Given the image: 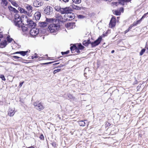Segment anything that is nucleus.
Here are the masks:
<instances>
[{
    "label": "nucleus",
    "instance_id": "1",
    "mask_svg": "<svg viewBox=\"0 0 148 148\" xmlns=\"http://www.w3.org/2000/svg\"><path fill=\"white\" fill-rule=\"evenodd\" d=\"M15 20L14 21V23L15 25L18 27H21L23 31H26L27 28L25 27H23L22 23V19L21 16L17 14H16L14 16Z\"/></svg>",
    "mask_w": 148,
    "mask_h": 148
},
{
    "label": "nucleus",
    "instance_id": "2",
    "mask_svg": "<svg viewBox=\"0 0 148 148\" xmlns=\"http://www.w3.org/2000/svg\"><path fill=\"white\" fill-rule=\"evenodd\" d=\"M21 17L23 18V24H25V25L28 26L29 27H32L35 26V24L33 21L31 19L28 18L27 16L23 15Z\"/></svg>",
    "mask_w": 148,
    "mask_h": 148
},
{
    "label": "nucleus",
    "instance_id": "3",
    "mask_svg": "<svg viewBox=\"0 0 148 148\" xmlns=\"http://www.w3.org/2000/svg\"><path fill=\"white\" fill-rule=\"evenodd\" d=\"M48 28L51 32L53 33L59 29L60 25L58 24H51L49 26Z\"/></svg>",
    "mask_w": 148,
    "mask_h": 148
},
{
    "label": "nucleus",
    "instance_id": "4",
    "mask_svg": "<svg viewBox=\"0 0 148 148\" xmlns=\"http://www.w3.org/2000/svg\"><path fill=\"white\" fill-rule=\"evenodd\" d=\"M33 105L36 108L38 111H41L43 110L44 107L43 106L42 104L39 101H36L34 102Z\"/></svg>",
    "mask_w": 148,
    "mask_h": 148
},
{
    "label": "nucleus",
    "instance_id": "5",
    "mask_svg": "<svg viewBox=\"0 0 148 148\" xmlns=\"http://www.w3.org/2000/svg\"><path fill=\"white\" fill-rule=\"evenodd\" d=\"M39 31L38 29L35 27L32 28L30 31V35L32 37L36 36L39 33Z\"/></svg>",
    "mask_w": 148,
    "mask_h": 148
},
{
    "label": "nucleus",
    "instance_id": "6",
    "mask_svg": "<svg viewBox=\"0 0 148 148\" xmlns=\"http://www.w3.org/2000/svg\"><path fill=\"white\" fill-rule=\"evenodd\" d=\"M53 8L51 7L47 6L44 10V13L47 15H50L53 13Z\"/></svg>",
    "mask_w": 148,
    "mask_h": 148
},
{
    "label": "nucleus",
    "instance_id": "7",
    "mask_svg": "<svg viewBox=\"0 0 148 148\" xmlns=\"http://www.w3.org/2000/svg\"><path fill=\"white\" fill-rule=\"evenodd\" d=\"M18 10L21 13L25 14L29 17H30L32 16V14H31L30 13L28 12L27 11L25 10V9L19 6L18 7Z\"/></svg>",
    "mask_w": 148,
    "mask_h": 148
},
{
    "label": "nucleus",
    "instance_id": "8",
    "mask_svg": "<svg viewBox=\"0 0 148 148\" xmlns=\"http://www.w3.org/2000/svg\"><path fill=\"white\" fill-rule=\"evenodd\" d=\"M71 9L70 7H66L64 8H62L61 14H69L71 13Z\"/></svg>",
    "mask_w": 148,
    "mask_h": 148
},
{
    "label": "nucleus",
    "instance_id": "9",
    "mask_svg": "<svg viewBox=\"0 0 148 148\" xmlns=\"http://www.w3.org/2000/svg\"><path fill=\"white\" fill-rule=\"evenodd\" d=\"M101 39L102 38L100 36L94 42H91V46L92 47H94L98 45L100 43Z\"/></svg>",
    "mask_w": 148,
    "mask_h": 148
},
{
    "label": "nucleus",
    "instance_id": "10",
    "mask_svg": "<svg viewBox=\"0 0 148 148\" xmlns=\"http://www.w3.org/2000/svg\"><path fill=\"white\" fill-rule=\"evenodd\" d=\"M43 3L40 0H35L33 3V5L36 7H38L43 5Z\"/></svg>",
    "mask_w": 148,
    "mask_h": 148
},
{
    "label": "nucleus",
    "instance_id": "11",
    "mask_svg": "<svg viewBox=\"0 0 148 148\" xmlns=\"http://www.w3.org/2000/svg\"><path fill=\"white\" fill-rule=\"evenodd\" d=\"M65 16L66 17V20L68 21L71 20L74 18V14L71 12L69 14H65Z\"/></svg>",
    "mask_w": 148,
    "mask_h": 148
},
{
    "label": "nucleus",
    "instance_id": "12",
    "mask_svg": "<svg viewBox=\"0 0 148 148\" xmlns=\"http://www.w3.org/2000/svg\"><path fill=\"white\" fill-rule=\"evenodd\" d=\"M116 24V19L114 17H112L110 20L109 24L110 27L112 28L114 27Z\"/></svg>",
    "mask_w": 148,
    "mask_h": 148
},
{
    "label": "nucleus",
    "instance_id": "13",
    "mask_svg": "<svg viewBox=\"0 0 148 148\" xmlns=\"http://www.w3.org/2000/svg\"><path fill=\"white\" fill-rule=\"evenodd\" d=\"M25 7L27 10L28 12L30 13L31 14L33 11V8L32 6L29 4H26L25 5Z\"/></svg>",
    "mask_w": 148,
    "mask_h": 148
},
{
    "label": "nucleus",
    "instance_id": "14",
    "mask_svg": "<svg viewBox=\"0 0 148 148\" xmlns=\"http://www.w3.org/2000/svg\"><path fill=\"white\" fill-rule=\"evenodd\" d=\"M34 16L36 20H38L40 19L41 16V14L40 12H36L34 14Z\"/></svg>",
    "mask_w": 148,
    "mask_h": 148
},
{
    "label": "nucleus",
    "instance_id": "15",
    "mask_svg": "<svg viewBox=\"0 0 148 148\" xmlns=\"http://www.w3.org/2000/svg\"><path fill=\"white\" fill-rule=\"evenodd\" d=\"M66 27L68 29H72L75 26V23H69L66 25Z\"/></svg>",
    "mask_w": 148,
    "mask_h": 148
},
{
    "label": "nucleus",
    "instance_id": "16",
    "mask_svg": "<svg viewBox=\"0 0 148 148\" xmlns=\"http://www.w3.org/2000/svg\"><path fill=\"white\" fill-rule=\"evenodd\" d=\"M7 44V41L5 40L2 41L0 43V47L1 48H3L5 47Z\"/></svg>",
    "mask_w": 148,
    "mask_h": 148
},
{
    "label": "nucleus",
    "instance_id": "17",
    "mask_svg": "<svg viewBox=\"0 0 148 148\" xmlns=\"http://www.w3.org/2000/svg\"><path fill=\"white\" fill-rule=\"evenodd\" d=\"M14 6L16 7H18L19 5L16 2V1L14 0H8Z\"/></svg>",
    "mask_w": 148,
    "mask_h": 148
},
{
    "label": "nucleus",
    "instance_id": "18",
    "mask_svg": "<svg viewBox=\"0 0 148 148\" xmlns=\"http://www.w3.org/2000/svg\"><path fill=\"white\" fill-rule=\"evenodd\" d=\"M15 113L14 110H12L10 109L9 110L8 114L10 116H14Z\"/></svg>",
    "mask_w": 148,
    "mask_h": 148
},
{
    "label": "nucleus",
    "instance_id": "19",
    "mask_svg": "<svg viewBox=\"0 0 148 148\" xmlns=\"http://www.w3.org/2000/svg\"><path fill=\"white\" fill-rule=\"evenodd\" d=\"M1 4L3 7L5 8H6L8 5V2L5 0H2Z\"/></svg>",
    "mask_w": 148,
    "mask_h": 148
},
{
    "label": "nucleus",
    "instance_id": "20",
    "mask_svg": "<svg viewBox=\"0 0 148 148\" xmlns=\"http://www.w3.org/2000/svg\"><path fill=\"white\" fill-rule=\"evenodd\" d=\"M8 8L10 11L14 12V13H16L18 12V11L15 8L12 7L10 6L8 7Z\"/></svg>",
    "mask_w": 148,
    "mask_h": 148
},
{
    "label": "nucleus",
    "instance_id": "21",
    "mask_svg": "<svg viewBox=\"0 0 148 148\" xmlns=\"http://www.w3.org/2000/svg\"><path fill=\"white\" fill-rule=\"evenodd\" d=\"M91 43V41L90 39H88L87 40H84L83 42V44L86 46H87L88 45Z\"/></svg>",
    "mask_w": 148,
    "mask_h": 148
},
{
    "label": "nucleus",
    "instance_id": "22",
    "mask_svg": "<svg viewBox=\"0 0 148 148\" xmlns=\"http://www.w3.org/2000/svg\"><path fill=\"white\" fill-rule=\"evenodd\" d=\"M48 25L47 23L46 22H42L39 23V25L41 27H45Z\"/></svg>",
    "mask_w": 148,
    "mask_h": 148
},
{
    "label": "nucleus",
    "instance_id": "23",
    "mask_svg": "<svg viewBox=\"0 0 148 148\" xmlns=\"http://www.w3.org/2000/svg\"><path fill=\"white\" fill-rule=\"evenodd\" d=\"M57 18V19L59 20L60 21H62V18L61 15L59 14H57L55 16Z\"/></svg>",
    "mask_w": 148,
    "mask_h": 148
},
{
    "label": "nucleus",
    "instance_id": "24",
    "mask_svg": "<svg viewBox=\"0 0 148 148\" xmlns=\"http://www.w3.org/2000/svg\"><path fill=\"white\" fill-rule=\"evenodd\" d=\"M86 120H85L84 121H79V124L80 125V126H84L85 124V121H86Z\"/></svg>",
    "mask_w": 148,
    "mask_h": 148
},
{
    "label": "nucleus",
    "instance_id": "25",
    "mask_svg": "<svg viewBox=\"0 0 148 148\" xmlns=\"http://www.w3.org/2000/svg\"><path fill=\"white\" fill-rule=\"evenodd\" d=\"M62 8H61L60 7L58 6H56L55 8V9L56 11L60 12L61 13L62 12Z\"/></svg>",
    "mask_w": 148,
    "mask_h": 148
},
{
    "label": "nucleus",
    "instance_id": "26",
    "mask_svg": "<svg viewBox=\"0 0 148 148\" xmlns=\"http://www.w3.org/2000/svg\"><path fill=\"white\" fill-rule=\"evenodd\" d=\"M119 1V3L122 5H124V3L126 2L129 1L128 0H118Z\"/></svg>",
    "mask_w": 148,
    "mask_h": 148
},
{
    "label": "nucleus",
    "instance_id": "27",
    "mask_svg": "<svg viewBox=\"0 0 148 148\" xmlns=\"http://www.w3.org/2000/svg\"><path fill=\"white\" fill-rule=\"evenodd\" d=\"M30 52V51H21L20 54L23 56H24L27 54V53L28 52Z\"/></svg>",
    "mask_w": 148,
    "mask_h": 148
},
{
    "label": "nucleus",
    "instance_id": "28",
    "mask_svg": "<svg viewBox=\"0 0 148 148\" xmlns=\"http://www.w3.org/2000/svg\"><path fill=\"white\" fill-rule=\"evenodd\" d=\"M114 13L116 15H120L121 14V12L119 10H115Z\"/></svg>",
    "mask_w": 148,
    "mask_h": 148
},
{
    "label": "nucleus",
    "instance_id": "29",
    "mask_svg": "<svg viewBox=\"0 0 148 148\" xmlns=\"http://www.w3.org/2000/svg\"><path fill=\"white\" fill-rule=\"evenodd\" d=\"M73 2L75 3L78 4L80 3L81 1V0H72Z\"/></svg>",
    "mask_w": 148,
    "mask_h": 148
},
{
    "label": "nucleus",
    "instance_id": "30",
    "mask_svg": "<svg viewBox=\"0 0 148 148\" xmlns=\"http://www.w3.org/2000/svg\"><path fill=\"white\" fill-rule=\"evenodd\" d=\"M70 49L72 53H73L74 52L73 51L76 49V46L73 45L70 47Z\"/></svg>",
    "mask_w": 148,
    "mask_h": 148
},
{
    "label": "nucleus",
    "instance_id": "31",
    "mask_svg": "<svg viewBox=\"0 0 148 148\" xmlns=\"http://www.w3.org/2000/svg\"><path fill=\"white\" fill-rule=\"evenodd\" d=\"M7 39L8 42H11L12 40V38H10V36H8L7 37Z\"/></svg>",
    "mask_w": 148,
    "mask_h": 148
},
{
    "label": "nucleus",
    "instance_id": "32",
    "mask_svg": "<svg viewBox=\"0 0 148 148\" xmlns=\"http://www.w3.org/2000/svg\"><path fill=\"white\" fill-rule=\"evenodd\" d=\"M68 97L71 99H74V97L72 95L70 94H69L67 95Z\"/></svg>",
    "mask_w": 148,
    "mask_h": 148
},
{
    "label": "nucleus",
    "instance_id": "33",
    "mask_svg": "<svg viewBox=\"0 0 148 148\" xmlns=\"http://www.w3.org/2000/svg\"><path fill=\"white\" fill-rule=\"evenodd\" d=\"M12 58L14 59H18V58H20V59L18 61H21V58L20 57H18V56H12Z\"/></svg>",
    "mask_w": 148,
    "mask_h": 148
},
{
    "label": "nucleus",
    "instance_id": "34",
    "mask_svg": "<svg viewBox=\"0 0 148 148\" xmlns=\"http://www.w3.org/2000/svg\"><path fill=\"white\" fill-rule=\"evenodd\" d=\"M145 49H142L140 53V56L142 55L145 52Z\"/></svg>",
    "mask_w": 148,
    "mask_h": 148
},
{
    "label": "nucleus",
    "instance_id": "35",
    "mask_svg": "<svg viewBox=\"0 0 148 148\" xmlns=\"http://www.w3.org/2000/svg\"><path fill=\"white\" fill-rule=\"evenodd\" d=\"M37 55H38L36 54V53L34 55H33L32 56V59H34L35 58H38L39 56H38Z\"/></svg>",
    "mask_w": 148,
    "mask_h": 148
},
{
    "label": "nucleus",
    "instance_id": "36",
    "mask_svg": "<svg viewBox=\"0 0 148 148\" xmlns=\"http://www.w3.org/2000/svg\"><path fill=\"white\" fill-rule=\"evenodd\" d=\"M84 48V47L82 46L80 44H79L78 45V48L80 49H83Z\"/></svg>",
    "mask_w": 148,
    "mask_h": 148
},
{
    "label": "nucleus",
    "instance_id": "37",
    "mask_svg": "<svg viewBox=\"0 0 148 148\" xmlns=\"http://www.w3.org/2000/svg\"><path fill=\"white\" fill-rule=\"evenodd\" d=\"M0 77L2 79V80L4 81H5L6 80L4 75H0Z\"/></svg>",
    "mask_w": 148,
    "mask_h": 148
},
{
    "label": "nucleus",
    "instance_id": "38",
    "mask_svg": "<svg viewBox=\"0 0 148 148\" xmlns=\"http://www.w3.org/2000/svg\"><path fill=\"white\" fill-rule=\"evenodd\" d=\"M69 51H67L66 52H61V53H62V55H64L67 54L69 53Z\"/></svg>",
    "mask_w": 148,
    "mask_h": 148
},
{
    "label": "nucleus",
    "instance_id": "39",
    "mask_svg": "<svg viewBox=\"0 0 148 148\" xmlns=\"http://www.w3.org/2000/svg\"><path fill=\"white\" fill-rule=\"evenodd\" d=\"M147 14H148V12L147 13H145L144 14V15L142 16L140 20L141 21L142 20V19L144 18Z\"/></svg>",
    "mask_w": 148,
    "mask_h": 148
},
{
    "label": "nucleus",
    "instance_id": "40",
    "mask_svg": "<svg viewBox=\"0 0 148 148\" xmlns=\"http://www.w3.org/2000/svg\"><path fill=\"white\" fill-rule=\"evenodd\" d=\"M60 71H61L60 69H56V70H55L54 71L53 73L54 74H55L56 73H57Z\"/></svg>",
    "mask_w": 148,
    "mask_h": 148
},
{
    "label": "nucleus",
    "instance_id": "41",
    "mask_svg": "<svg viewBox=\"0 0 148 148\" xmlns=\"http://www.w3.org/2000/svg\"><path fill=\"white\" fill-rule=\"evenodd\" d=\"M73 8L74 9L78 10L79 9V7L77 6H76L75 5H74L73 6Z\"/></svg>",
    "mask_w": 148,
    "mask_h": 148
},
{
    "label": "nucleus",
    "instance_id": "42",
    "mask_svg": "<svg viewBox=\"0 0 148 148\" xmlns=\"http://www.w3.org/2000/svg\"><path fill=\"white\" fill-rule=\"evenodd\" d=\"M73 8L74 9L78 10L79 9V7L77 6H76L75 5H74L73 6Z\"/></svg>",
    "mask_w": 148,
    "mask_h": 148
},
{
    "label": "nucleus",
    "instance_id": "43",
    "mask_svg": "<svg viewBox=\"0 0 148 148\" xmlns=\"http://www.w3.org/2000/svg\"><path fill=\"white\" fill-rule=\"evenodd\" d=\"M119 3V2H113L112 3V5H115L116 6H117V5Z\"/></svg>",
    "mask_w": 148,
    "mask_h": 148
},
{
    "label": "nucleus",
    "instance_id": "44",
    "mask_svg": "<svg viewBox=\"0 0 148 148\" xmlns=\"http://www.w3.org/2000/svg\"><path fill=\"white\" fill-rule=\"evenodd\" d=\"M84 17L83 16V15H79L78 16V18H83Z\"/></svg>",
    "mask_w": 148,
    "mask_h": 148
},
{
    "label": "nucleus",
    "instance_id": "45",
    "mask_svg": "<svg viewBox=\"0 0 148 148\" xmlns=\"http://www.w3.org/2000/svg\"><path fill=\"white\" fill-rule=\"evenodd\" d=\"M119 11H120L121 12H121H123V8H121L119 10Z\"/></svg>",
    "mask_w": 148,
    "mask_h": 148
},
{
    "label": "nucleus",
    "instance_id": "46",
    "mask_svg": "<svg viewBox=\"0 0 148 148\" xmlns=\"http://www.w3.org/2000/svg\"><path fill=\"white\" fill-rule=\"evenodd\" d=\"M3 37V35L1 32L0 33V40H1V38Z\"/></svg>",
    "mask_w": 148,
    "mask_h": 148
},
{
    "label": "nucleus",
    "instance_id": "47",
    "mask_svg": "<svg viewBox=\"0 0 148 148\" xmlns=\"http://www.w3.org/2000/svg\"><path fill=\"white\" fill-rule=\"evenodd\" d=\"M23 83H24V82H21L20 83L19 85V86L20 87H21L22 86Z\"/></svg>",
    "mask_w": 148,
    "mask_h": 148
},
{
    "label": "nucleus",
    "instance_id": "48",
    "mask_svg": "<svg viewBox=\"0 0 148 148\" xmlns=\"http://www.w3.org/2000/svg\"><path fill=\"white\" fill-rule=\"evenodd\" d=\"M21 52V51L16 52L13 53L12 54H20Z\"/></svg>",
    "mask_w": 148,
    "mask_h": 148
},
{
    "label": "nucleus",
    "instance_id": "49",
    "mask_svg": "<svg viewBox=\"0 0 148 148\" xmlns=\"http://www.w3.org/2000/svg\"><path fill=\"white\" fill-rule=\"evenodd\" d=\"M51 21V19H48V18H47L46 19V21H47V22H50V21Z\"/></svg>",
    "mask_w": 148,
    "mask_h": 148
},
{
    "label": "nucleus",
    "instance_id": "50",
    "mask_svg": "<svg viewBox=\"0 0 148 148\" xmlns=\"http://www.w3.org/2000/svg\"><path fill=\"white\" fill-rule=\"evenodd\" d=\"M130 29L128 28V29H127L126 30L125 32H124V34H125L126 33H127L129 31Z\"/></svg>",
    "mask_w": 148,
    "mask_h": 148
},
{
    "label": "nucleus",
    "instance_id": "51",
    "mask_svg": "<svg viewBox=\"0 0 148 148\" xmlns=\"http://www.w3.org/2000/svg\"><path fill=\"white\" fill-rule=\"evenodd\" d=\"M133 26V25H131L128 28V29L130 30V29H131L132 27Z\"/></svg>",
    "mask_w": 148,
    "mask_h": 148
},
{
    "label": "nucleus",
    "instance_id": "52",
    "mask_svg": "<svg viewBox=\"0 0 148 148\" xmlns=\"http://www.w3.org/2000/svg\"><path fill=\"white\" fill-rule=\"evenodd\" d=\"M64 2H66L69 1V0H62Z\"/></svg>",
    "mask_w": 148,
    "mask_h": 148
},
{
    "label": "nucleus",
    "instance_id": "53",
    "mask_svg": "<svg viewBox=\"0 0 148 148\" xmlns=\"http://www.w3.org/2000/svg\"><path fill=\"white\" fill-rule=\"evenodd\" d=\"M42 64H43V65L48 64V62L43 63H42Z\"/></svg>",
    "mask_w": 148,
    "mask_h": 148
},
{
    "label": "nucleus",
    "instance_id": "54",
    "mask_svg": "<svg viewBox=\"0 0 148 148\" xmlns=\"http://www.w3.org/2000/svg\"><path fill=\"white\" fill-rule=\"evenodd\" d=\"M53 63V62H48V64H51Z\"/></svg>",
    "mask_w": 148,
    "mask_h": 148
},
{
    "label": "nucleus",
    "instance_id": "55",
    "mask_svg": "<svg viewBox=\"0 0 148 148\" xmlns=\"http://www.w3.org/2000/svg\"><path fill=\"white\" fill-rule=\"evenodd\" d=\"M59 63H56L54 64H53V65H56L57 64H58Z\"/></svg>",
    "mask_w": 148,
    "mask_h": 148
},
{
    "label": "nucleus",
    "instance_id": "56",
    "mask_svg": "<svg viewBox=\"0 0 148 148\" xmlns=\"http://www.w3.org/2000/svg\"><path fill=\"white\" fill-rule=\"evenodd\" d=\"M28 148H35L34 147H29Z\"/></svg>",
    "mask_w": 148,
    "mask_h": 148
},
{
    "label": "nucleus",
    "instance_id": "57",
    "mask_svg": "<svg viewBox=\"0 0 148 148\" xmlns=\"http://www.w3.org/2000/svg\"><path fill=\"white\" fill-rule=\"evenodd\" d=\"M114 50H112V51H111V53H114Z\"/></svg>",
    "mask_w": 148,
    "mask_h": 148
},
{
    "label": "nucleus",
    "instance_id": "58",
    "mask_svg": "<svg viewBox=\"0 0 148 148\" xmlns=\"http://www.w3.org/2000/svg\"><path fill=\"white\" fill-rule=\"evenodd\" d=\"M42 136V137H43V135H42V136Z\"/></svg>",
    "mask_w": 148,
    "mask_h": 148
},
{
    "label": "nucleus",
    "instance_id": "59",
    "mask_svg": "<svg viewBox=\"0 0 148 148\" xmlns=\"http://www.w3.org/2000/svg\"><path fill=\"white\" fill-rule=\"evenodd\" d=\"M139 21H137V22H138Z\"/></svg>",
    "mask_w": 148,
    "mask_h": 148
},
{
    "label": "nucleus",
    "instance_id": "60",
    "mask_svg": "<svg viewBox=\"0 0 148 148\" xmlns=\"http://www.w3.org/2000/svg\"><path fill=\"white\" fill-rule=\"evenodd\" d=\"M1 41V40H0V41Z\"/></svg>",
    "mask_w": 148,
    "mask_h": 148
}]
</instances>
